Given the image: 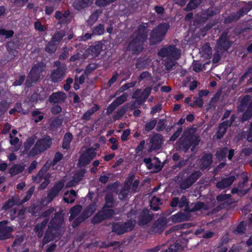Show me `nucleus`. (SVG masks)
<instances>
[{
  "mask_svg": "<svg viewBox=\"0 0 252 252\" xmlns=\"http://www.w3.org/2000/svg\"><path fill=\"white\" fill-rule=\"evenodd\" d=\"M199 136L195 134V131L191 127L185 129L181 137L176 142V146L179 150L186 153L190 148L191 151L193 152L200 143Z\"/></svg>",
  "mask_w": 252,
  "mask_h": 252,
  "instance_id": "nucleus-1",
  "label": "nucleus"
},
{
  "mask_svg": "<svg viewBox=\"0 0 252 252\" xmlns=\"http://www.w3.org/2000/svg\"><path fill=\"white\" fill-rule=\"evenodd\" d=\"M114 206V199L111 194H107L105 196V204L102 209L98 211L93 217L91 223L97 224L104 220L111 219L115 214V211L112 209H106L105 208H111Z\"/></svg>",
  "mask_w": 252,
  "mask_h": 252,
  "instance_id": "nucleus-2",
  "label": "nucleus"
},
{
  "mask_svg": "<svg viewBox=\"0 0 252 252\" xmlns=\"http://www.w3.org/2000/svg\"><path fill=\"white\" fill-rule=\"evenodd\" d=\"M170 29L168 23H161L153 29L149 38L150 45L159 44L165 38L168 30Z\"/></svg>",
  "mask_w": 252,
  "mask_h": 252,
  "instance_id": "nucleus-3",
  "label": "nucleus"
},
{
  "mask_svg": "<svg viewBox=\"0 0 252 252\" xmlns=\"http://www.w3.org/2000/svg\"><path fill=\"white\" fill-rule=\"evenodd\" d=\"M52 143L51 137L48 135H44L36 141L33 147L29 151L28 155L33 157L44 152L51 147Z\"/></svg>",
  "mask_w": 252,
  "mask_h": 252,
  "instance_id": "nucleus-4",
  "label": "nucleus"
},
{
  "mask_svg": "<svg viewBox=\"0 0 252 252\" xmlns=\"http://www.w3.org/2000/svg\"><path fill=\"white\" fill-rule=\"evenodd\" d=\"M44 67L45 65L43 63H40L32 67L25 82L26 88H30L33 83L39 81L41 76L40 74L44 70Z\"/></svg>",
  "mask_w": 252,
  "mask_h": 252,
  "instance_id": "nucleus-5",
  "label": "nucleus"
},
{
  "mask_svg": "<svg viewBox=\"0 0 252 252\" xmlns=\"http://www.w3.org/2000/svg\"><path fill=\"white\" fill-rule=\"evenodd\" d=\"M136 224L135 220H128L125 222H116L112 224V231L118 235L131 231Z\"/></svg>",
  "mask_w": 252,
  "mask_h": 252,
  "instance_id": "nucleus-6",
  "label": "nucleus"
},
{
  "mask_svg": "<svg viewBox=\"0 0 252 252\" xmlns=\"http://www.w3.org/2000/svg\"><path fill=\"white\" fill-rule=\"evenodd\" d=\"M205 207V203L201 201L189 204V201L185 195L182 196L179 200V207L180 208L185 207L184 212H195L204 209Z\"/></svg>",
  "mask_w": 252,
  "mask_h": 252,
  "instance_id": "nucleus-7",
  "label": "nucleus"
},
{
  "mask_svg": "<svg viewBox=\"0 0 252 252\" xmlns=\"http://www.w3.org/2000/svg\"><path fill=\"white\" fill-rule=\"evenodd\" d=\"M250 94L245 95L240 101L241 107H246L247 109L243 114L240 121L244 123L250 120L252 117V99Z\"/></svg>",
  "mask_w": 252,
  "mask_h": 252,
  "instance_id": "nucleus-8",
  "label": "nucleus"
},
{
  "mask_svg": "<svg viewBox=\"0 0 252 252\" xmlns=\"http://www.w3.org/2000/svg\"><path fill=\"white\" fill-rule=\"evenodd\" d=\"M144 43L135 37H132L127 42L126 51L132 55L137 56L143 50Z\"/></svg>",
  "mask_w": 252,
  "mask_h": 252,
  "instance_id": "nucleus-9",
  "label": "nucleus"
},
{
  "mask_svg": "<svg viewBox=\"0 0 252 252\" xmlns=\"http://www.w3.org/2000/svg\"><path fill=\"white\" fill-rule=\"evenodd\" d=\"M53 211L54 209L53 208H51L44 211L42 214V217L45 218V219L40 223H37L35 225L33 231L36 234H37V236L39 238H40L43 236L44 229L49 222V218L53 213Z\"/></svg>",
  "mask_w": 252,
  "mask_h": 252,
  "instance_id": "nucleus-10",
  "label": "nucleus"
},
{
  "mask_svg": "<svg viewBox=\"0 0 252 252\" xmlns=\"http://www.w3.org/2000/svg\"><path fill=\"white\" fill-rule=\"evenodd\" d=\"M96 153L94 148H89L84 151L80 156L78 160V166L85 167L89 164L96 156Z\"/></svg>",
  "mask_w": 252,
  "mask_h": 252,
  "instance_id": "nucleus-11",
  "label": "nucleus"
},
{
  "mask_svg": "<svg viewBox=\"0 0 252 252\" xmlns=\"http://www.w3.org/2000/svg\"><path fill=\"white\" fill-rule=\"evenodd\" d=\"M167 225L165 218L160 217L158 218L149 228L148 233L151 235L160 234L164 230Z\"/></svg>",
  "mask_w": 252,
  "mask_h": 252,
  "instance_id": "nucleus-12",
  "label": "nucleus"
},
{
  "mask_svg": "<svg viewBox=\"0 0 252 252\" xmlns=\"http://www.w3.org/2000/svg\"><path fill=\"white\" fill-rule=\"evenodd\" d=\"M153 213L147 208H144L138 217V224L140 226L147 225L153 219Z\"/></svg>",
  "mask_w": 252,
  "mask_h": 252,
  "instance_id": "nucleus-13",
  "label": "nucleus"
},
{
  "mask_svg": "<svg viewBox=\"0 0 252 252\" xmlns=\"http://www.w3.org/2000/svg\"><path fill=\"white\" fill-rule=\"evenodd\" d=\"M201 172L200 171H195L189 176L187 177L180 184V188L183 189H186L191 187L198 179L201 176Z\"/></svg>",
  "mask_w": 252,
  "mask_h": 252,
  "instance_id": "nucleus-14",
  "label": "nucleus"
},
{
  "mask_svg": "<svg viewBox=\"0 0 252 252\" xmlns=\"http://www.w3.org/2000/svg\"><path fill=\"white\" fill-rule=\"evenodd\" d=\"M227 32H223L217 41L218 49L222 51H227L231 47V43L227 37Z\"/></svg>",
  "mask_w": 252,
  "mask_h": 252,
  "instance_id": "nucleus-15",
  "label": "nucleus"
},
{
  "mask_svg": "<svg viewBox=\"0 0 252 252\" xmlns=\"http://www.w3.org/2000/svg\"><path fill=\"white\" fill-rule=\"evenodd\" d=\"M59 232L57 229H55L52 226L48 225L42 241L43 245H46L48 243L53 241L54 240L59 237Z\"/></svg>",
  "mask_w": 252,
  "mask_h": 252,
  "instance_id": "nucleus-16",
  "label": "nucleus"
},
{
  "mask_svg": "<svg viewBox=\"0 0 252 252\" xmlns=\"http://www.w3.org/2000/svg\"><path fill=\"white\" fill-rule=\"evenodd\" d=\"M65 66H58L56 69H53L50 75V80L54 83L61 81L65 73Z\"/></svg>",
  "mask_w": 252,
  "mask_h": 252,
  "instance_id": "nucleus-17",
  "label": "nucleus"
},
{
  "mask_svg": "<svg viewBox=\"0 0 252 252\" xmlns=\"http://www.w3.org/2000/svg\"><path fill=\"white\" fill-rule=\"evenodd\" d=\"M63 187L64 183L63 181H61L56 183L47 193V199L48 202H52L58 195Z\"/></svg>",
  "mask_w": 252,
  "mask_h": 252,
  "instance_id": "nucleus-18",
  "label": "nucleus"
},
{
  "mask_svg": "<svg viewBox=\"0 0 252 252\" xmlns=\"http://www.w3.org/2000/svg\"><path fill=\"white\" fill-rule=\"evenodd\" d=\"M67 97L65 93L62 91H58L53 93L48 98L50 103L54 105L55 104H62L63 103Z\"/></svg>",
  "mask_w": 252,
  "mask_h": 252,
  "instance_id": "nucleus-19",
  "label": "nucleus"
},
{
  "mask_svg": "<svg viewBox=\"0 0 252 252\" xmlns=\"http://www.w3.org/2000/svg\"><path fill=\"white\" fill-rule=\"evenodd\" d=\"M148 36V30L147 28V23H142L138 26L136 32L135 38L145 43Z\"/></svg>",
  "mask_w": 252,
  "mask_h": 252,
  "instance_id": "nucleus-20",
  "label": "nucleus"
},
{
  "mask_svg": "<svg viewBox=\"0 0 252 252\" xmlns=\"http://www.w3.org/2000/svg\"><path fill=\"white\" fill-rule=\"evenodd\" d=\"M191 213V212H179L171 216L170 218V220L173 223L188 221L190 220Z\"/></svg>",
  "mask_w": 252,
  "mask_h": 252,
  "instance_id": "nucleus-21",
  "label": "nucleus"
},
{
  "mask_svg": "<svg viewBox=\"0 0 252 252\" xmlns=\"http://www.w3.org/2000/svg\"><path fill=\"white\" fill-rule=\"evenodd\" d=\"M234 175L222 178L220 181L217 182L216 187L220 189H223L230 187L236 180Z\"/></svg>",
  "mask_w": 252,
  "mask_h": 252,
  "instance_id": "nucleus-22",
  "label": "nucleus"
},
{
  "mask_svg": "<svg viewBox=\"0 0 252 252\" xmlns=\"http://www.w3.org/2000/svg\"><path fill=\"white\" fill-rule=\"evenodd\" d=\"M70 15V11L69 10H66L63 13L61 11H56L55 14L56 19L60 20L62 24H68L70 22L69 17Z\"/></svg>",
  "mask_w": 252,
  "mask_h": 252,
  "instance_id": "nucleus-23",
  "label": "nucleus"
},
{
  "mask_svg": "<svg viewBox=\"0 0 252 252\" xmlns=\"http://www.w3.org/2000/svg\"><path fill=\"white\" fill-rule=\"evenodd\" d=\"M213 162V155L211 153L204 154L201 160L200 168L204 170L210 167Z\"/></svg>",
  "mask_w": 252,
  "mask_h": 252,
  "instance_id": "nucleus-24",
  "label": "nucleus"
},
{
  "mask_svg": "<svg viewBox=\"0 0 252 252\" xmlns=\"http://www.w3.org/2000/svg\"><path fill=\"white\" fill-rule=\"evenodd\" d=\"M162 143V136L161 135L157 133L155 134L151 139V149L153 150H157L160 149Z\"/></svg>",
  "mask_w": 252,
  "mask_h": 252,
  "instance_id": "nucleus-25",
  "label": "nucleus"
},
{
  "mask_svg": "<svg viewBox=\"0 0 252 252\" xmlns=\"http://www.w3.org/2000/svg\"><path fill=\"white\" fill-rule=\"evenodd\" d=\"M93 3V0H75L72 6L75 9L79 11L90 6Z\"/></svg>",
  "mask_w": 252,
  "mask_h": 252,
  "instance_id": "nucleus-26",
  "label": "nucleus"
},
{
  "mask_svg": "<svg viewBox=\"0 0 252 252\" xmlns=\"http://www.w3.org/2000/svg\"><path fill=\"white\" fill-rule=\"evenodd\" d=\"M50 167V164L47 162H46L38 171L37 175L32 177L33 181L37 183H40Z\"/></svg>",
  "mask_w": 252,
  "mask_h": 252,
  "instance_id": "nucleus-27",
  "label": "nucleus"
},
{
  "mask_svg": "<svg viewBox=\"0 0 252 252\" xmlns=\"http://www.w3.org/2000/svg\"><path fill=\"white\" fill-rule=\"evenodd\" d=\"M50 167V164L47 162H46L38 171L37 175L32 177L33 181L37 183H40Z\"/></svg>",
  "mask_w": 252,
  "mask_h": 252,
  "instance_id": "nucleus-28",
  "label": "nucleus"
},
{
  "mask_svg": "<svg viewBox=\"0 0 252 252\" xmlns=\"http://www.w3.org/2000/svg\"><path fill=\"white\" fill-rule=\"evenodd\" d=\"M167 57L177 60L181 56V51L175 45H169L167 47Z\"/></svg>",
  "mask_w": 252,
  "mask_h": 252,
  "instance_id": "nucleus-29",
  "label": "nucleus"
},
{
  "mask_svg": "<svg viewBox=\"0 0 252 252\" xmlns=\"http://www.w3.org/2000/svg\"><path fill=\"white\" fill-rule=\"evenodd\" d=\"M103 45L100 42H96L90 46L88 49V53L91 54L93 57H97L102 50Z\"/></svg>",
  "mask_w": 252,
  "mask_h": 252,
  "instance_id": "nucleus-30",
  "label": "nucleus"
},
{
  "mask_svg": "<svg viewBox=\"0 0 252 252\" xmlns=\"http://www.w3.org/2000/svg\"><path fill=\"white\" fill-rule=\"evenodd\" d=\"M20 205V197L18 196H13L11 198L8 199L3 205L2 209L4 210H7L15 205Z\"/></svg>",
  "mask_w": 252,
  "mask_h": 252,
  "instance_id": "nucleus-31",
  "label": "nucleus"
},
{
  "mask_svg": "<svg viewBox=\"0 0 252 252\" xmlns=\"http://www.w3.org/2000/svg\"><path fill=\"white\" fill-rule=\"evenodd\" d=\"M228 127L227 121H223L219 124L218 129L216 132L217 139H220L223 137Z\"/></svg>",
  "mask_w": 252,
  "mask_h": 252,
  "instance_id": "nucleus-32",
  "label": "nucleus"
},
{
  "mask_svg": "<svg viewBox=\"0 0 252 252\" xmlns=\"http://www.w3.org/2000/svg\"><path fill=\"white\" fill-rule=\"evenodd\" d=\"M96 209V204L95 202H92L87 206L82 213V215L86 218H89L95 212Z\"/></svg>",
  "mask_w": 252,
  "mask_h": 252,
  "instance_id": "nucleus-33",
  "label": "nucleus"
},
{
  "mask_svg": "<svg viewBox=\"0 0 252 252\" xmlns=\"http://www.w3.org/2000/svg\"><path fill=\"white\" fill-rule=\"evenodd\" d=\"M219 11L216 7H211L205 10L202 13V17L205 20L209 19L217 14Z\"/></svg>",
  "mask_w": 252,
  "mask_h": 252,
  "instance_id": "nucleus-34",
  "label": "nucleus"
},
{
  "mask_svg": "<svg viewBox=\"0 0 252 252\" xmlns=\"http://www.w3.org/2000/svg\"><path fill=\"white\" fill-rule=\"evenodd\" d=\"M13 229L12 227H7L0 229V241L8 239L10 238Z\"/></svg>",
  "mask_w": 252,
  "mask_h": 252,
  "instance_id": "nucleus-35",
  "label": "nucleus"
},
{
  "mask_svg": "<svg viewBox=\"0 0 252 252\" xmlns=\"http://www.w3.org/2000/svg\"><path fill=\"white\" fill-rule=\"evenodd\" d=\"M202 1L203 0H190L184 8V11H190L196 9Z\"/></svg>",
  "mask_w": 252,
  "mask_h": 252,
  "instance_id": "nucleus-36",
  "label": "nucleus"
},
{
  "mask_svg": "<svg viewBox=\"0 0 252 252\" xmlns=\"http://www.w3.org/2000/svg\"><path fill=\"white\" fill-rule=\"evenodd\" d=\"M24 170V166L19 164H14L9 169V173L12 176H13L22 173Z\"/></svg>",
  "mask_w": 252,
  "mask_h": 252,
  "instance_id": "nucleus-37",
  "label": "nucleus"
},
{
  "mask_svg": "<svg viewBox=\"0 0 252 252\" xmlns=\"http://www.w3.org/2000/svg\"><path fill=\"white\" fill-rule=\"evenodd\" d=\"M102 11L100 9L95 10L89 17L87 20L88 25L92 26L97 20Z\"/></svg>",
  "mask_w": 252,
  "mask_h": 252,
  "instance_id": "nucleus-38",
  "label": "nucleus"
},
{
  "mask_svg": "<svg viewBox=\"0 0 252 252\" xmlns=\"http://www.w3.org/2000/svg\"><path fill=\"white\" fill-rule=\"evenodd\" d=\"M252 9V1H249L245 5L243 6L240 9L237 11L238 14H239L241 17H242L244 15L247 14Z\"/></svg>",
  "mask_w": 252,
  "mask_h": 252,
  "instance_id": "nucleus-39",
  "label": "nucleus"
},
{
  "mask_svg": "<svg viewBox=\"0 0 252 252\" xmlns=\"http://www.w3.org/2000/svg\"><path fill=\"white\" fill-rule=\"evenodd\" d=\"M32 116L34 123L37 124L43 119L44 114L38 109H36L32 112Z\"/></svg>",
  "mask_w": 252,
  "mask_h": 252,
  "instance_id": "nucleus-40",
  "label": "nucleus"
},
{
  "mask_svg": "<svg viewBox=\"0 0 252 252\" xmlns=\"http://www.w3.org/2000/svg\"><path fill=\"white\" fill-rule=\"evenodd\" d=\"M240 18V16L238 14V12L232 13L230 15L226 17L224 19V23L226 24L231 23L234 21H237Z\"/></svg>",
  "mask_w": 252,
  "mask_h": 252,
  "instance_id": "nucleus-41",
  "label": "nucleus"
},
{
  "mask_svg": "<svg viewBox=\"0 0 252 252\" xmlns=\"http://www.w3.org/2000/svg\"><path fill=\"white\" fill-rule=\"evenodd\" d=\"M63 224V220L61 218H58L56 216L51 220L49 226L54 227L55 229L58 230L62 226Z\"/></svg>",
  "mask_w": 252,
  "mask_h": 252,
  "instance_id": "nucleus-42",
  "label": "nucleus"
},
{
  "mask_svg": "<svg viewBox=\"0 0 252 252\" xmlns=\"http://www.w3.org/2000/svg\"><path fill=\"white\" fill-rule=\"evenodd\" d=\"M57 46V44L51 40L46 45L45 51L50 54H53L56 51Z\"/></svg>",
  "mask_w": 252,
  "mask_h": 252,
  "instance_id": "nucleus-43",
  "label": "nucleus"
},
{
  "mask_svg": "<svg viewBox=\"0 0 252 252\" xmlns=\"http://www.w3.org/2000/svg\"><path fill=\"white\" fill-rule=\"evenodd\" d=\"M227 152L228 148L227 147H223L217 151L216 156L219 160H222L225 158Z\"/></svg>",
  "mask_w": 252,
  "mask_h": 252,
  "instance_id": "nucleus-44",
  "label": "nucleus"
},
{
  "mask_svg": "<svg viewBox=\"0 0 252 252\" xmlns=\"http://www.w3.org/2000/svg\"><path fill=\"white\" fill-rule=\"evenodd\" d=\"M152 88L151 87H147L144 89L142 92H141V100L140 102L144 103L150 96Z\"/></svg>",
  "mask_w": 252,
  "mask_h": 252,
  "instance_id": "nucleus-45",
  "label": "nucleus"
},
{
  "mask_svg": "<svg viewBox=\"0 0 252 252\" xmlns=\"http://www.w3.org/2000/svg\"><path fill=\"white\" fill-rule=\"evenodd\" d=\"M10 102L2 99L0 101V116L3 115L10 107Z\"/></svg>",
  "mask_w": 252,
  "mask_h": 252,
  "instance_id": "nucleus-46",
  "label": "nucleus"
},
{
  "mask_svg": "<svg viewBox=\"0 0 252 252\" xmlns=\"http://www.w3.org/2000/svg\"><path fill=\"white\" fill-rule=\"evenodd\" d=\"M93 34L101 35L104 33V27L103 24H99L93 27L92 29Z\"/></svg>",
  "mask_w": 252,
  "mask_h": 252,
  "instance_id": "nucleus-47",
  "label": "nucleus"
},
{
  "mask_svg": "<svg viewBox=\"0 0 252 252\" xmlns=\"http://www.w3.org/2000/svg\"><path fill=\"white\" fill-rule=\"evenodd\" d=\"M63 122V118L60 116L56 117L50 124L52 128H57L62 126Z\"/></svg>",
  "mask_w": 252,
  "mask_h": 252,
  "instance_id": "nucleus-48",
  "label": "nucleus"
},
{
  "mask_svg": "<svg viewBox=\"0 0 252 252\" xmlns=\"http://www.w3.org/2000/svg\"><path fill=\"white\" fill-rule=\"evenodd\" d=\"M183 247L179 244L178 241L173 242V244H170L167 252H178L180 250H182Z\"/></svg>",
  "mask_w": 252,
  "mask_h": 252,
  "instance_id": "nucleus-49",
  "label": "nucleus"
},
{
  "mask_svg": "<svg viewBox=\"0 0 252 252\" xmlns=\"http://www.w3.org/2000/svg\"><path fill=\"white\" fill-rule=\"evenodd\" d=\"M64 36V34L61 32H58L53 35L51 41L58 45Z\"/></svg>",
  "mask_w": 252,
  "mask_h": 252,
  "instance_id": "nucleus-50",
  "label": "nucleus"
},
{
  "mask_svg": "<svg viewBox=\"0 0 252 252\" xmlns=\"http://www.w3.org/2000/svg\"><path fill=\"white\" fill-rule=\"evenodd\" d=\"M126 108L124 106L121 107L118 109L113 116V119L115 120H119L122 118L126 113Z\"/></svg>",
  "mask_w": 252,
  "mask_h": 252,
  "instance_id": "nucleus-51",
  "label": "nucleus"
},
{
  "mask_svg": "<svg viewBox=\"0 0 252 252\" xmlns=\"http://www.w3.org/2000/svg\"><path fill=\"white\" fill-rule=\"evenodd\" d=\"M82 206L80 205H76L70 210V217L75 218L81 211Z\"/></svg>",
  "mask_w": 252,
  "mask_h": 252,
  "instance_id": "nucleus-52",
  "label": "nucleus"
},
{
  "mask_svg": "<svg viewBox=\"0 0 252 252\" xmlns=\"http://www.w3.org/2000/svg\"><path fill=\"white\" fill-rule=\"evenodd\" d=\"M157 124V121L156 119H154L149 122L147 123L145 126V130L147 132H149L150 131L153 129L156 124Z\"/></svg>",
  "mask_w": 252,
  "mask_h": 252,
  "instance_id": "nucleus-53",
  "label": "nucleus"
},
{
  "mask_svg": "<svg viewBox=\"0 0 252 252\" xmlns=\"http://www.w3.org/2000/svg\"><path fill=\"white\" fill-rule=\"evenodd\" d=\"M34 190V187H32L29 189V190L27 192L26 196L21 200H20V205L25 203L26 202L29 200L32 197L33 192Z\"/></svg>",
  "mask_w": 252,
  "mask_h": 252,
  "instance_id": "nucleus-54",
  "label": "nucleus"
},
{
  "mask_svg": "<svg viewBox=\"0 0 252 252\" xmlns=\"http://www.w3.org/2000/svg\"><path fill=\"white\" fill-rule=\"evenodd\" d=\"M127 95L126 93H125L117 97L113 102L117 105V106H119L122 104L124 102H125L127 100Z\"/></svg>",
  "mask_w": 252,
  "mask_h": 252,
  "instance_id": "nucleus-55",
  "label": "nucleus"
},
{
  "mask_svg": "<svg viewBox=\"0 0 252 252\" xmlns=\"http://www.w3.org/2000/svg\"><path fill=\"white\" fill-rule=\"evenodd\" d=\"M127 95L126 93H125L117 97L113 102L117 105V106H119L122 104L124 102H125L127 100Z\"/></svg>",
  "mask_w": 252,
  "mask_h": 252,
  "instance_id": "nucleus-56",
  "label": "nucleus"
},
{
  "mask_svg": "<svg viewBox=\"0 0 252 252\" xmlns=\"http://www.w3.org/2000/svg\"><path fill=\"white\" fill-rule=\"evenodd\" d=\"M34 140L33 138H29L24 143V152L27 153L30 151L32 146L34 144Z\"/></svg>",
  "mask_w": 252,
  "mask_h": 252,
  "instance_id": "nucleus-57",
  "label": "nucleus"
},
{
  "mask_svg": "<svg viewBox=\"0 0 252 252\" xmlns=\"http://www.w3.org/2000/svg\"><path fill=\"white\" fill-rule=\"evenodd\" d=\"M70 195H71L72 196H70L68 198L63 197V200L66 203H70L72 204L74 202V201H75L74 197H75L76 196L77 192L74 189H71L70 190Z\"/></svg>",
  "mask_w": 252,
  "mask_h": 252,
  "instance_id": "nucleus-58",
  "label": "nucleus"
},
{
  "mask_svg": "<svg viewBox=\"0 0 252 252\" xmlns=\"http://www.w3.org/2000/svg\"><path fill=\"white\" fill-rule=\"evenodd\" d=\"M146 62L143 58H139L137 60L135 67L138 70L142 69L146 67Z\"/></svg>",
  "mask_w": 252,
  "mask_h": 252,
  "instance_id": "nucleus-59",
  "label": "nucleus"
},
{
  "mask_svg": "<svg viewBox=\"0 0 252 252\" xmlns=\"http://www.w3.org/2000/svg\"><path fill=\"white\" fill-rule=\"evenodd\" d=\"M85 220L86 218L84 217L82 214L81 216L76 218L72 222V226L73 228L78 227L82 222Z\"/></svg>",
  "mask_w": 252,
  "mask_h": 252,
  "instance_id": "nucleus-60",
  "label": "nucleus"
},
{
  "mask_svg": "<svg viewBox=\"0 0 252 252\" xmlns=\"http://www.w3.org/2000/svg\"><path fill=\"white\" fill-rule=\"evenodd\" d=\"M85 171H79L75 173L72 178V179L76 184L79 183L83 179Z\"/></svg>",
  "mask_w": 252,
  "mask_h": 252,
  "instance_id": "nucleus-61",
  "label": "nucleus"
},
{
  "mask_svg": "<svg viewBox=\"0 0 252 252\" xmlns=\"http://www.w3.org/2000/svg\"><path fill=\"white\" fill-rule=\"evenodd\" d=\"M129 189V187L126 188L125 186L120 191L119 193V198L120 199L123 200L125 199L127 196L128 192Z\"/></svg>",
  "mask_w": 252,
  "mask_h": 252,
  "instance_id": "nucleus-62",
  "label": "nucleus"
},
{
  "mask_svg": "<svg viewBox=\"0 0 252 252\" xmlns=\"http://www.w3.org/2000/svg\"><path fill=\"white\" fill-rule=\"evenodd\" d=\"M7 50L9 54V56L7 57L8 60H13L16 56H17L18 51L15 49L8 47H7Z\"/></svg>",
  "mask_w": 252,
  "mask_h": 252,
  "instance_id": "nucleus-63",
  "label": "nucleus"
},
{
  "mask_svg": "<svg viewBox=\"0 0 252 252\" xmlns=\"http://www.w3.org/2000/svg\"><path fill=\"white\" fill-rule=\"evenodd\" d=\"M182 130H183V128H182V126L178 127L177 130L175 132H174V133L170 137L169 141L170 142L175 141L180 136Z\"/></svg>",
  "mask_w": 252,
  "mask_h": 252,
  "instance_id": "nucleus-64",
  "label": "nucleus"
}]
</instances>
